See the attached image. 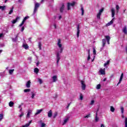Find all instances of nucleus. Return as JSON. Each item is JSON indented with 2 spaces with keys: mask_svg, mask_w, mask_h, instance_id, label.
Segmentation results:
<instances>
[{
  "mask_svg": "<svg viewBox=\"0 0 127 127\" xmlns=\"http://www.w3.org/2000/svg\"><path fill=\"white\" fill-rule=\"evenodd\" d=\"M57 45H58V47L60 49V52H58L57 53V65L58 66L59 65V61L61 60V57H60V55H61V53L63 52V50H64V48L62 47V44H61V40L60 39H59L58 40V43L57 44Z\"/></svg>",
  "mask_w": 127,
  "mask_h": 127,
  "instance_id": "f257e3e1",
  "label": "nucleus"
},
{
  "mask_svg": "<svg viewBox=\"0 0 127 127\" xmlns=\"http://www.w3.org/2000/svg\"><path fill=\"white\" fill-rule=\"evenodd\" d=\"M40 5V4L38 3H36L35 4V7L33 13V15H34V14H35V13H36V12H37V9H38V7H39Z\"/></svg>",
  "mask_w": 127,
  "mask_h": 127,
  "instance_id": "f03ea898",
  "label": "nucleus"
},
{
  "mask_svg": "<svg viewBox=\"0 0 127 127\" xmlns=\"http://www.w3.org/2000/svg\"><path fill=\"white\" fill-rule=\"evenodd\" d=\"M107 42V41L106 40V39H103L102 40V47L100 49V51H102V50H104V47L106 46V43Z\"/></svg>",
  "mask_w": 127,
  "mask_h": 127,
  "instance_id": "7ed1b4c3",
  "label": "nucleus"
},
{
  "mask_svg": "<svg viewBox=\"0 0 127 127\" xmlns=\"http://www.w3.org/2000/svg\"><path fill=\"white\" fill-rule=\"evenodd\" d=\"M81 88L83 90H86V84H85V82L83 80L81 81Z\"/></svg>",
  "mask_w": 127,
  "mask_h": 127,
  "instance_id": "20e7f679",
  "label": "nucleus"
},
{
  "mask_svg": "<svg viewBox=\"0 0 127 127\" xmlns=\"http://www.w3.org/2000/svg\"><path fill=\"white\" fill-rule=\"evenodd\" d=\"M123 78H124V73H122L121 74L120 78L119 79V81L118 82V83L117 84V86H119V85H120V84H121V83H122V81H123Z\"/></svg>",
  "mask_w": 127,
  "mask_h": 127,
  "instance_id": "39448f33",
  "label": "nucleus"
},
{
  "mask_svg": "<svg viewBox=\"0 0 127 127\" xmlns=\"http://www.w3.org/2000/svg\"><path fill=\"white\" fill-rule=\"evenodd\" d=\"M100 73L101 75H105L106 74V68L102 69L101 68L99 70Z\"/></svg>",
  "mask_w": 127,
  "mask_h": 127,
  "instance_id": "423d86ee",
  "label": "nucleus"
},
{
  "mask_svg": "<svg viewBox=\"0 0 127 127\" xmlns=\"http://www.w3.org/2000/svg\"><path fill=\"white\" fill-rule=\"evenodd\" d=\"M80 34V25H77V37H79V35Z\"/></svg>",
  "mask_w": 127,
  "mask_h": 127,
  "instance_id": "0eeeda50",
  "label": "nucleus"
},
{
  "mask_svg": "<svg viewBox=\"0 0 127 127\" xmlns=\"http://www.w3.org/2000/svg\"><path fill=\"white\" fill-rule=\"evenodd\" d=\"M123 32L124 33V34H126L127 35V25H125L123 29H122Z\"/></svg>",
  "mask_w": 127,
  "mask_h": 127,
  "instance_id": "6e6552de",
  "label": "nucleus"
},
{
  "mask_svg": "<svg viewBox=\"0 0 127 127\" xmlns=\"http://www.w3.org/2000/svg\"><path fill=\"white\" fill-rule=\"evenodd\" d=\"M19 19H20V17H19V16L16 17V19H15L12 21V23L13 24H14V23H16V22H17V20H19Z\"/></svg>",
  "mask_w": 127,
  "mask_h": 127,
  "instance_id": "1a4fd4ad",
  "label": "nucleus"
},
{
  "mask_svg": "<svg viewBox=\"0 0 127 127\" xmlns=\"http://www.w3.org/2000/svg\"><path fill=\"white\" fill-rule=\"evenodd\" d=\"M105 38L106 39L108 44H110V40H111V37L109 36H105Z\"/></svg>",
  "mask_w": 127,
  "mask_h": 127,
  "instance_id": "9d476101",
  "label": "nucleus"
},
{
  "mask_svg": "<svg viewBox=\"0 0 127 127\" xmlns=\"http://www.w3.org/2000/svg\"><path fill=\"white\" fill-rule=\"evenodd\" d=\"M114 20H115V18H113L110 22L106 24V26H110V25L113 24V23H114Z\"/></svg>",
  "mask_w": 127,
  "mask_h": 127,
  "instance_id": "9b49d317",
  "label": "nucleus"
},
{
  "mask_svg": "<svg viewBox=\"0 0 127 127\" xmlns=\"http://www.w3.org/2000/svg\"><path fill=\"white\" fill-rule=\"evenodd\" d=\"M53 115V113H52V110H50L48 113V118H51Z\"/></svg>",
  "mask_w": 127,
  "mask_h": 127,
  "instance_id": "f8f14e48",
  "label": "nucleus"
},
{
  "mask_svg": "<svg viewBox=\"0 0 127 127\" xmlns=\"http://www.w3.org/2000/svg\"><path fill=\"white\" fill-rule=\"evenodd\" d=\"M111 12H112V17H115V8H112L111 9Z\"/></svg>",
  "mask_w": 127,
  "mask_h": 127,
  "instance_id": "ddd939ff",
  "label": "nucleus"
},
{
  "mask_svg": "<svg viewBox=\"0 0 127 127\" xmlns=\"http://www.w3.org/2000/svg\"><path fill=\"white\" fill-rule=\"evenodd\" d=\"M22 47L23 48H24V49H26V50L28 49V48H29L28 45H27V44H24V43L23 44Z\"/></svg>",
  "mask_w": 127,
  "mask_h": 127,
  "instance_id": "4468645a",
  "label": "nucleus"
},
{
  "mask_svg": "<svg viewBox=\"0 0 127 127\" xmlns=\"http://www.w3.org/2000/svg\"><path fill=\"white\" fill-rule=\"evenodd\" d=\"M43 111V109L37 110V112L35 113V116H37V115H39L41 112Z\"/></svg>",
  "mask_w": 127,
  "mask_h": 127,
  "instance_id": "2eb2a0df",
  "label": "nucleus"
},
{
  "mask_svg": "<svg viewBox=\"0 0 127 127\" xmlns=\"http://www.w3.org/2000/svg\"><path fill=\"white\" fill-rule=\"evenodd\" d=\"M31 113H32V110H29L28 111V113L27 114V118H29V117H30V115L31 114Z\"/></svg>",
  "mask_w": 127,
  "mask_h": 127,
  "instance_id": "dca6fc26",
  "label": "nucleus"
},
{
  "mask_svg": "<svg viewBox=\"0 0 127 127\" xmlns=\"http://www.w3.org/2000/svg\"><path fill=\"white\" fill-rule=\"evenodd\" d=\"M30 84H31V82H30V80L27 81V82L26 84V88H29L30 87Z\"/></svg>",
  "mask_w": 127,
  "mask_h": 127,
  "instance_id": "f3484780",
  "label": "nucleus"
},
{
  "mask_svg": "<svg viewBox=\"0 0 127 127\" xmlns=\"http://www.w3.org/2000/svg\"><path fill=\"white\" fill-rule=\"evenodd\" d=\"M69 121V118H67L65 119L64 120V122L63 123V126H64V125H66L67 124V122Z\"/></svg>",
  "mask_w": 127,
  "mask_h": 127,
  "instance_id": "a211bd4d",
  "label": "nucleus"
},
{
  "mask_svg": "<svg viewBox=\"0 0 127 127\" xmlns=\"http://www.w3.org/2000/svg\"><path fill=\"white\" fill-rule=\"evenodd\" d=\"M53 79V82H55L56 81H57V75H54L52 77Z\"/></svg>",
  "mask_w": 127,
  "mask_h": 127,
  "instance_id": "6ab92c4d",
  "label": "nucleus"
},
{
  "mask_svg": "<svg viewBox=\"0 0 127 127\" xmlns=\"http://www.w3.org/2000/svg\"><path fill=\"white\" fill-rule=\"evenodd\" d=\"M64 8H65V5L64 4H63L60 8V12H63V10H64Z\"/></svg>",
  "mask_w": 127,
  "mask_h": 127,
  "instance_id": "aec40b11",
  "label": "nucleus"
},
{
  "mask_svg": "<svg viewBox=\"0 0 127 127\" xmlns=\"http://www.w3.org/2000/svg\"><path fill=\"white\" fill-rule=\"evenodd\" d=\"M95 120V122L96 123L99 122V117H98V112H96V113Z\"/></svg>",
  "mask_w": 127,
  "mask_h": 127,
  "instance_id": "412c9836",
  "label": "nucleus"
},
{
  "mask_svg": "<svg viewBox=\"0 0 127 127\" xmlns=\"http://www.w3.org/2000/svg\"><path fill=\"white\" fill-rule=\"evenodd\" d=\"M12 41L13 42H16L17 41V36H16V37L14 38H11Z\"/></svg>",
  "mask_w": 127,
  "mask_h": 127,
  "instance_id": "4be33fe9",
  "label": "nucleus"
},
{
  "mask_svg": "<svg viewBox=\"0 0 127 127\" xmlns=\"http://www.w3.org/2000/svg\"><path fill=\"white\" fill-rule=\"evenodd\" d=\"M32 94V96H31V98H32V99H34V97H35L36 95V93H34L33 91L31 92Z\"/></svg>",
  "mask_w": 127,
  "mask_h": 127,
  "instance_id": "5701e85b",
  "label": "nucleus"
},
{
  "mask_svg": "<svg viewBox=\"0 0 127 127\" xmlns=\"http://www.w3.org/2000/svg\"><path fill=\"white\" fill-rule=\"evenodd\" d=\"M41 46H42V44H41V42H39L38 43V48L40 49V50H41Z\"/></svg>",
  "mask_w": 127,
  "mask_h": 127,
  "instance_id": "b1692460",
  "label": "nucleus"
},
{
  "mask_svg": "<svg viewBox=\"0 0 127 127\" xmlns=\"http://www.w3.org/2000/svg\"><path fill=\"white\" fill-rule=\"evenodd\" d=\"M14 7L13 6L12 7L11 9L10 10L8 14H11V13H12V12H13V9H14Z\"/></svg>",
  "mask_w": 127,
  "mask_h": 127,
  "instance_id": "393cba45",
  "label": "nucleus"
},
{
  "mask_svg": "<svg viewBox=\"0 0 127 127\" xmlns=\"http://www.w3.org/2000/svg\"><path fill=\"white\" fill-rule=\"evenodd\" d=\"M14 105V103H13V102L12 101H10L9 103V106L10 107H13V105Z\"/></svg>",
  "mask_w": 127,
  "mask_h": 127,
  "instance_id": "a878e982",
  "label": "nucleus"
},
{
  "mask_svg": "<svg viewBox=\"0 0 127 127\" xmlns=\"http://www.w3.org/2000/svg\"><path fill=\"white\" fill-rule=\"evenodd\" d=\"M115 108H114V106H111L110 107V111L112 112V113H114L115 112Z\"/></svg>",
  "mask_w": 127,
  "mask_h": 127,
  "instance_id": "bb28decb",
  "label": "nucleus"
},
{
  "mask_svg": "<svg viewBox=\"0 0 127 127\" xmlns=\"http://www.w3.org/2000/svg\"><path fill=\"white\" fill-rule=\"evenodd\" d=\"M39 72V69L38 68H35L34 69V72L36 73V74H38V73Z\"/></svg>",
  "mask_w": 127,
  "mask_h": 127,
  "instance_id": "cd10ccee",
  "label": "nucleus"
},
{
  "mask_svg": "<svg viewBox=\"0 0 127 127\" xmlns=\"http://www.w3.org/2000/svg\"><path fill=\"white\" fill-rule=\"evenodd\" d=\"M6 7V6H0V9H1V10H4Z\"/></svg>",
  "mask_w": 127,
  "mask_h": 127,
  "instance_id": "c85d7f7f",
  "label": "nucleus"
},
{
  "mask_svg": "<svg viewBox=\"0 0 127 127\" xmlns=\"http://www.w3.org/2000/svg\"><path fill=\"white\" fill-rule=\"evenodd\" d=\"M109 64H110V60L107 61V63L104 64V67H106V66H107V65H109Z\"/></svg>",
  "mask_w": 127,
  "mask_h": 127,
  "instance_id": "c756f323",
  "label": "nucleus"
},
{
  "mask_svg": "<svg viewBox=\"0 0 127 127\" xmlns=\"http://www.w3.org/2000/svg\"><path fill=\"white\" fill-rule=\"evenodd\" d=\"M90 117H91V114H89L87 115H86L85 116H84V118L85 119H86V118L88 119V118H90Z\"/></svg>",
  "mask_w": 127,
  "mask_h": 127,
  "instance_id": "7c9ffc66",
  "label": "nucleus"
},
{
  "mask_svg": "<svg viewBox=\"0 0 127 127\" xmlns=\"http://www.w3.org/2000/svg\"><path fill=\"white\" fill-rule=\"evenodd\" d=\"M14 71V69H10V70H9V74L11 75L13 73Z\"/></svg>",
  "mask_w": 127,
  "mask_h": 127,
  "instance_id": "2f4dec72",
  "label": "nucleus"
},
{
  "mask_svg": "<svg viewBox=\"0 0 127 127\" xmlns=\"http://www.w3.org/2000/svg\"><path fill=\"white\" fill-rule=\"evenodd\" d=\"M116 8L117 12H119V10H120V6H119V5H116Z\"/></svg>",
  "mask_w": 127,
  "mask_h": 127,
  "instance_id": "473e14b6",
  "label": "nucleus"
},
{
  "mask_svg": "<svg viewBox=\"0 0 127 127\" xmlns=\"http://www.w3.org/2000/svg\"><path fill=\"white\" fill-rule=\"evenodd\" d=\"M23 105V104H21V105H19L18 108L19 109H20L19 112H22V108H21V106H22Z\"/></svg>",
  "mask_w": 127,
  "mask_h": 127,
  "instance_id": "72a5a7b5",
  "label": "nucleus"
},
{
  "mask_svg": "<svg viewBox=\"0 0 127 127\" xmlns=\"http://www.w3.org/2000/svg\"><path fill=\"white\" fill-rule=\"evenodd\" d=\"M83 98H84V96H83V94H80V100L81 101H83Z\"/></svg>",
  "mask_w": 127,
  "mask_h": 127,
  "instance_id": "f704fd0d",
  "label": "nucleus"
},
{
  "mask_svg": "<svg viewBox=\"0 0 127 127\" xmlns=\"http://www.w3.org/2000/svg\"><path fill=\"white\" fill-rule=\"evenodd\" d=\"M29 18V16H27L26 17H25L23 20V21H24V22H25V20H26L27 19Z\"/></svg>",
  "mask_w": 127,
  "mask_h": 127,
  "instance_id": "c9c22d12",
  "label": "nucleus"
},
{
  "mask_svg": "<svg viewBox=\"0 0 127 127\" xmlns=\"http://www.w3.org/2000/svg\"><path fill=\"white\" fill-rule=\"evenodd\" d=\"M81 15H84V8H83V7H81Z\"/></svg>",
  "mask_w": 127,
  "mask_h": 127,
  "instance_id": "e433bc0d",
  "label": "nucleus"
},
{
  "mask_svg": "<svg viewBox=\"0 0 127 127\" xmlns=\"http://www.w3.org/2000/svg\"><path fill=\"white\" fill-rule=\"evenodd\" d=\"M30 91V89H26L24 90V93H28Z\"/></svg>",
  "mask_w": 127,
  "mask_h": 127,
  "instance_id": "4c0bfd02",
  "label": "nucleus"
},
{
  "mask_svg": "<svg viewBox=\"0 0 127 127\" xmlns=\"http://www.w3.org/2000/svg\"><path fill=\"white\" fill-rule=\"evenodd\" d=\"M102 14H100V13H98L97 14V18H98L99 19H100L101 18V15Z\"/></svg>",
  "mask_w": 127,
  "mask_h": 127,
  "instance_id": "58836bf2",
  "label": "nucleus"
},
{
  "mask_svg": "<svg viewBox=\"0 0 127 127\" xmlns=\"http://www.w3.org/2000/svg\"><path fill=\"white\" fill-rule=\"evenodd\" d=\"M3 119V114H0V121H1Z\"/></svg>",
  "mask_w": 127,
  "mask_h": 127,
  "instance_id": "ea45409f",
  "label": "nucleus"
},
{
  "mask_svg": "<svg viewBox=\"0 0 127 127\" xmlns=\"http://www.w3.org/2000/svg\"><path fill=\"white\" fill-rule=\"evenodd\" d=\"M96 89L100 90V89H101V84H98L96 86Z\"/></svg>",
  "mask_w": 127,
  "mask_h": 127,
  "instance_id": "a19ab883",
  "label": "nucleus"
},
{
  "mask_svg": "<svg viewBox=\"0 0 127 127\" xmlns=\"http://www.w3.org/2000/svg\"><path fill=\"white\" fill-rule=\"evenodd\" d=\"M70 3H67V9L68 10L71 9V7H70Z\"/></svg>",
  "mask_w": 127,
  "mask_h": 127,
  "instance_id": "79ce46f5",
  "label": "nucleus"
},
{
  "mask_svg": "<svg viewBox=\"0 0 127 127\" xmlns=\"http://www.w3.org/2000/svg\"><path fill=\"white\" fill-rule=\"evenodd\" d=\"M125 127H127V117L125 118Z\"/></svg>",
  "mask_w": 127,
  "mask_h": 127,
  "instance_id": "37998d69",
  "label": "nucleus"
},
{
  "mask_svg": "<svg viewBox=\"0 0 127 127\" xmlns=\"http://www.w3.org/2000/svg\"><path fill=\"white\" fill-rule=\"evenodd\" d=\"M104 11V8H101L99 12V13H100V14H102V12Z\"/></svg>",
  "mask_w": 127,
  "mask_h": 127,
  "instance_id": "c03bdc74",
  "label": "nucleus"
},
{
  "mask_svg": "<svg viewBox=\"0 0 127 127\" xmlns=\"http://www.w3.org/2000/svg\"><path fill=\"white\" fill-rule=\"evenodd\" d=\"M57 115H58L57 112H56L54 114V116H53L54 119H55V118L57 117Z\"/></svg>",
  "mask_w": 127,
  "mask_h": 127,
  "instance_id": "a18cd8bd",
  "label": "nucleus"
},
{
  "mask_svg": "<svg viewBox=\"0 0 127 127\" xmlns=\"http://www.w3.org/2000/svg\"><path fill=\"white\" fill-rule=\"evenodd\" d=\"M124 110L125 109H124V107H122L121 108L122 114H124Z\"/></svg>",
  "mask_w": 127,
  "mask_h": 127,
  "instance_id": "49530a36",
  "label": "nucleus"
},
{
  "mask_svg": "<svg viewBox=\"0 0 127 127\" xmlns=\"http://www.w3.org/2000/svg\"><path fill=\"white\" fill-rule=\"evenodd\" d=\"M45 126H46V124L44 123H41V127H45Z\"/></svg>",
  "mask_w": 127,
  "mask_h": 127,
  "instance_id": "de8ad7c7",
  "label": "nucleus"
},
{
  "mask_svg": "<svg viewBox=\"0 0 127 127\" xmlns=\"http://www.w3.org/2000/svg\"><path fill=\"white\" fill-rule=\"evenodd\" d=\"M24 115V113L23 112H21V114L19 116L20 118H22V117H23Z\"/></svg>",
  "mask_w": 127,
  "mask_h": 127,
  "instance_id": "09e8293b",
  "label": "nucleus"
},
{
  "mask_svg": "<svg viewBox=\"0 0 127 127\" xmlns=\"http://www.w3.org/2000/svg\"><path fill=\"white\" fill-rule=\"evenodd\" d=\"M24 24V21H22L21 23L19 25L20 27L22 26Z\"/></svg>",
  "mask_w": 127,
  "mask_h": 127,
  "instance_id": "8fccbe9b",
  "label": "nucleus"
},
{
  "mask_svg": "<svg viewBox=\"0 0 127 127\" xmlns=\"http://www.w3.org/2000/svg\"><path fill=\"white\" fill-rule=\"evenodd\" d=\"M70 6H74L75 5V2H73L72 3H70Z\"/></svg>",
  "mask_w": 127,
  "mask_h": 127,
  "instance_id": "3c124183",
  "label": "nucleus"
},
{
  "mask_svg": "<svg viewBox=\"0 0 127 127\" xmlns=\"http://www.w3.org/2000/svg\"><path fill=\"white\" fill-rule=\"evenodd\" d=\"M91 59V55H88V58H87V61H89Z\"/></svg>",
  "mask_w": 127,
  "mask_h": 127,
  "instance_id": "603ef678",
  "label": "nucleus"
},
{
  "mask_svg": "<svg viewBox=\"0 0 127 127\" xmlns=\"http://www.w3.org/2000/svg\"><path fill=\"white\" fill-rule=\"evenodd\" d=\"M38 81L39 82L40 84H42V79L39 78Z\"/></svg>",
  "mask_w": 127,
  "mask_h": 127,
  "instance_id": "864d4df0",
  "label": "nucleus"
},
{
  "mask_svg": "<svg viewBox=\"0 0 127 127\" xmlns=\"http://www.w3.org/2000/svg\"><path fill=\"white\" fill-rule=\"evenodd\" d=\"M93 54H94V55H96V49H95V48H93Z\"/></svg>",
  "mask_w": 127,
  "mask_h": 127,
  "instance_id": "5fc2aeb1",
  "label": "nucleus"
},
{
  "mask_svg": "<svg viewBox=\"0 0 127 127\" xmlns=\"http://www.w3.org/2000/svg\"><path fill=\"white\" fill-rule=\"evenodd\" d=\"M29 127V124H26L25 125L23 126L22 127Z\"/></svg>",
  "mask_w": 127,
  "mask_h": 127,
  "instance_id": "6e6d98bb",
  "label": "nucleus"
},
{
  "mask_svg": "<svg viewBox=\"0 0 127 127\" xmlns=\"http://www.w3.org/2000/svg\"><path fill=\"white\" fill-rule=\"evenodd\" d=\"M94 103H95V101L92 100V101H91L90 105H94Z\"/></svg>",
  "mask_w": 127,
  "mask_h": 127,
  "instance_id": "4d7b16f0",
  "label": "nucleus"
},
{
  "mask_svg": "<svg viewBox=\"0 0 127 127\" xmlns=\"http://www.w3.org/2000/svg\"><path fill=\"white\" fill-rule=\"evenodd\" d=\"M32 60V58L31 57H29L28 58V60L31 61Z\"/></svg>",
  "mask_w": 127,
  "mask_h": 127,
  "instance_id": "13d9d810",
  "label": "nucleus"
},
{
  "mask_svg": "<svg viewBox=\"0 0 127 127\" xmlns=\"http://www.w3.org/2000/svg\"><path fill=\"white\" fill-rule=\"evenodd\" d=\"M54 28H55V29H56V28H57V26L56 25V24H54Z\"/></svg>",
  "mask_w": 127,
  "mask_h": 127,
  "instance_id": "bf43d9fd",
  "label": "nucleus"
},
{
  "mask_svg": "<svg viewBox=\"0 0 127 127\" xmlns=\"http://www.w3.org/2000/svg\"><path fill=\"white\" fill-rule=\"evenodd\" d=\"M2 36H3V33L0 34V38H1V37H2Z\"/></svg>",
  "mask_w": 127,
  "mask_h": 127,
  "instance_id": "052dcab7",
  "label": "nucleus"
},
{
  "mask_svg": "<svg viewBox=\"0 0 127 127\" xmlns=\"http://www.w3.org/2000/svg\"><path fill=\"white\" fill-rule=\"evenodd\" d=\"M23 30H24V27H22V28H21L22 32L23 31Z\"/></svg>",
  "mask_w": 127,
  "mask_h": 127,
  "instance_id": "680f3d73",
  "label": "nucleus"
},
{
  "mask_svg": "<svg viewBox=\"0 0 127 127\" xmlns=\"http://www.w3.org/2000/svg\"><path fill=\"white\" fill-rule=\"evenodd\" d=\"M40 64V63H39V62H38L36 64L37 66H39Z\"/></svg>",
  "mask_w": 127,
  "mask_h": 127,
  "instance_id": "e2e57ef3",
  "label": "nucleus"
},
{
  "mask_svg": "<svg viewBox=\"0 0 127 127\" xmlns=\"http://www.w3.org/2000/svg\"><path fill=\"white\" fill-rule=\"evenodd\" d=\"M87 51H88V55H90V50H88Z\"/></svg>",
  "mask_w": 127,
  "mask_h": 127,
  "instance_id": "0e129e2a",
  "label": "nucleus"
},
{
  "mask_svg": "<svg viewBox=\"0 0 127 127\" xmlns=\"http://www.w3.org/2000/svg\"><path fill=\"white\" fill-rule=\"evenodd\" d=\"M71 103H69L68 104L67 106L66 107L67 109H68V108H69V107L70 106Z\"/></svg>",
  "mask_w": 127,
  "mask_h": 127,
  "instance_id": "69168bd1",
  "label": "nucleus"
},
{
  "mask_svg": "<svg viewBox=\"0 0 127 127\" xmlns=\"http://www.w3.org/2000/svg\"><path fill=\"white\" fill-rule=\"evenodd\" d=\"M62 18V16L61 15L59 16V19H61Z\"/></svg>",
  "mask_w": 127,
  "mask_h": 127,
  "instance_id": "338daca9",
  "label": "nucleus"
},
{
  "mask_svg": "<svg viewBox=\"0 0 127 127\" xmlns=\"http://www.w3.org/2000/svg\"><path fill=\"white\" fill-rule=\"evenodd\" d=\"M101 127H105V125H104V124H101Z\"/></svg>",
  "mask_w": 127,
  "mask_h": 127,
  "instance_id": "774afa93",
  "label": "nucleus"
}]
</instances>
